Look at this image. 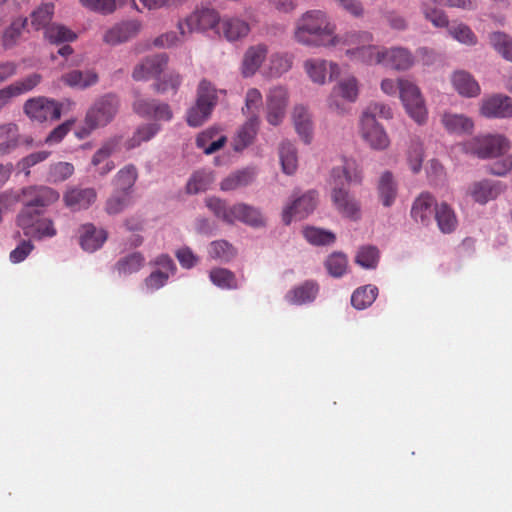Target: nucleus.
Listing matches in <instances>:
<instances>
[{
	"label": "nucleus",
	"mask_w": 512,
	"mask_h": 512,
	"mask_svg": "<svg viewBox=\"0 0 512 512\" xmlns=\"http://www.w3.org/2000/svg\"><path fill=\"white\" fill-rule=\"evenodd\" d=\"M27 196L25 207H22L16 216V225L23 234L34 240L53 238L57 229L52 218L44 215V210L56 203L60 195L55 189L45 186L41 189H30L25 192Z\"/></svg>",
	"instance_id": "1"
},
{
	"label": "nucleus",
	"mask_w": 512,
	"mask_h": 512,
	"mask_svg": "<svg viewBox=\"0 0 512 512\" xmlns=\"http://www.w3.org/2000/svg\"><path fill=\"white\" fill-rule=\"evenodd\" d=\"M362 171L355 160H344L341 166L331 171V200L335 209L346 218L358 220L361 216L359 201L345 187L346 184H360Z\"/></svg>",
	"instance_id": "2"
},
{
	"label": "nucleus",
	"mask_w": 512,
	"mask_h": 512,
	"mask_svg": "<svg viewBox=\"0 0 512 512\" xmlns=\"http://www.w3.org/2000/svg\"><path fill=\"white\" fill-rule=\"evenodd\" d=\"M297 42L308 46H335L334 26L326 14L319 10L308 11L297 21L294 33Z\"/></svg>",
	"instance_id": "3"
},
{
	"label": "nucleus",
	"mask_w": 512,
	"mask_h": 512,
	"mask_svg": "<svg viewBox=\"0 0 512 512\" xmlns=\"http://www.w3.org/2000/svg\"><path fill=\"white\" fill-rule=\"evenodd\" d=\"M218 91L215 86L208 80L200 81L197 88V96L195 105L188 109L186 120L189 126L199 127L207 121L217 105Z\"/></svg>",
	"instance_id": "4"
},
{
	"label": "nucleus",
	"mask_w": 512,
	"mask_h": 512,
	"mask_svg": "<svg viewBox=\"0 0 512 512\" xmlns=\"http://www.w3.org/2000/svg\"><path fill=\"white\" fill-rule=\"evenodd\" d=\"M119 109V100L113 94H106L97 99L88 109L85 116V133L104 127L116 116Z\"/></svg>",
	"instance_id": "5"
},
{
	"label": "nucleus",
	"mask_w": 512,
	"mask_h": 512,
	"mask_svg": "<svg viewBox=\"0 0 512 512\" xmlns=\"http://www.w3.org/2000/svg\"><path fill=\"white\" fill-rule=\"evenodd\" d=\"M510 148V141L501 134L477 136L466 144L467 151L481 159L500 157Z\"/></svg>",
	"instance_id": "6"
},
{
	"label": "nucleus",
	"mask_w": 512,
	"mask_h": 512,
	"mask_svg": "<svg viewBox=\"0 0 512 512\" xmlns=\"http://www.w3.org/2000/svg\"><path fill=\"white\" fill-rule=\"evenodd\" d=\"M399 96L408 115L418 124L427 119V109L418 86L405 78L399 79Z\"/></svg>",
	"instance_id": "7"
},
{
	"label": "nucleus",
	"mask_w": 512,
	"mask_h": 512,
	"mask_svg": "<svg viewBox=\"0 0 512 512\" xmlns=\"http://www.w3.org/2000/svg\"><path fill=\"white\" fill-rule=\"evenodd\" d=\"M24 113L37 122L58 120L61 117V104L53 99L38 96L28 99L23 106Z\"/></svg>",
	"instance_id": "8"
},
{
	"label": "nucleus",
	"mask_w": 512,
	"mask_h": 512,
	"mask_svg": "<svg viewBox=\"0 0 512 512\" xmlns=\"http://www.w3.org/2000/svg\"><path fill=\"white\" fill-rule=\"evenodd\" d=\"M219 13L212 8L203 7L196 9L185 20L178 23V29L182 36L193 31H206L220 24Z\"/></svg>",
	"instance_id": "9"
},
{
	"label": "nucleus",
	"mask_w": 512,
	"mask_h": 512,
	"mask_svg": "<svg viewBox=\"0 0 512 512\" xmlns=\"http://www.w3.org/2000/svg\"><path fill=\"white\" fill-rule=\"evenodd\" d=\"M359 134L362 140L375 151H385L391 144L390 137L379 122L360 120Z\"/></svg>",
	"instance_id": "10"
},
{
	"label": "nucleus",
	"mask_w": 512,
	"mask_h": 512,
	"mask_svg": "<svg viewBox=\"0 0 512 512\" xmlns=\"http://www.w3.org/2000/svg\"><path fill=\"white\" fill-rule=\"evenodd\" d=\"M42 81L39 73H32L0 89V112L15 97L32 91Z\"/></svg>",
	"instance_id": "11"
},
{
	"label": "nucleus",
	"mask_w": 512,
	"mask_h": 512,
	"mask_svg": "<svg viewBox=\"0 0 512 512\" xmlns=\"http://www.w3.org/2000/svg\"><path fill=\"white\" fill-rule=\"evenodd\" d=\"M480 113L486 118H510L512 117V98L503 94L484 97L481 101Z\"/></svg>",
	"instance_id": "12"
},
{
	"label": "nucleus",
	"mask_w": 512,
	"mask_h": 512,
	"mask_svg": "<svg viewBox=\"0 0 512 512\" xmlns=\"http://www.w3.org/2000/svg\"><path fill=\"white\" fill-rule=\"evenodd\" d=\"M317 204L316 192L309 191L296 198L291 204L287 205L282 214L283 222L288 225L292 218L303 219L315 209Z\"/></svg>",
	"instance_id": "13"
},
{
	"label": "nucleus",
	"mask_w": 512,
	"mask_h": 512,
	"mask_svg": "<svg viewBox=\"0 0 512 512\" xmlns=\"http://www.w3.org/2000/svg\"><path fill=\"white\" fill-rule=\"evenodd\" d=\"M268 55V46L258 43L249 46L245 51L241 63V74L248 78L256 74Z\"/></svg>",
	"instance_id": "14"
},
{
	"label": "nucleus",
	"mask_w": 512,
	"mask_h": 512,
	"mask_svg": "<svg viewBox=\"0 0 512 512\" xmlns=\"http://www.w3.org/2000/svg\"><path fill=\"white\" fill-rule=\"evenodd\" d=\"M250 31L249 23L237 16H224L218 26V33L229 42L242 40Z\"/></svg>",
	"instance_id": "15"
},
{
	"label": "nucleus",
	"mask_w": 512,
	"mask_h": 512,
	"mask_svg": "<svg viewBox=\"0 0 512 512\" xmlns=\"http://www.w3.org/2000/svg\"><path fill=\"white\" fill-rule=\"evenodd\" d=\"M168 57L165 54H156L146 57L138 64L132 73V77L136 81L148 80L157 77L165 69Z\"/></svg>",
	"instance_id": "16"
},
{
	"label": "nucleus",
	"mask_w": 512,
	"mask_h": 512,
	"mask_svg": "<svg viewBox=\"0 0 512 512\" xmlns=\"http://www.w3.org/2000/svg\"><path fill=\"white\" fill-rule=\"evenodd\" d=\"M415 63V58L410 50L404 47L383 48V61L381 65L397 71L410 69Z\"/></svg>",
	"instance_id": "17"
},
{
	"label": "nucleus",
	"mask_w": 512,
	"mask_h": 512,
	"mask_svg": "<svg viewBox=\"0 0 512 512\" xmlns=\"http://www.w3.org/2000/svg\"><path fill=\"white\" fill-rule=\"evenodd\" d=\"M304 69L309 78L317 84H324L326 81L327 73L329 72L330 79L337 77L340 74V68L336 63L327 62L322 59H308L304 62Z\"/></svg>",
	"instance_id": "18"
},
{
	"label": "nucleus",
	"mask_w": 512,
	"mask_h": 512,
	"mask_svg": "<svg viewBox=\"0 0 512 512\" xmlns=\"http://www.w3.org/2000/svg\"><path fill=\"white\" fill-rule=\"evenodd\" d=\"M505 190V185L500 181L482 180L473 183L469 188V194L479 204L496 199Z\"/></svg>",
	"instance_id": "19"
},
{
	"label": "nucleus",
	"mask_w": 512,
	"mask_h": 512,
	"mask_svg": "<svg viewBox=\"0 0 512 512\" xmlns=\"http://www.w3.org/2000/svg\"><path fill=\"white\" fill-rule=\"evenodd\" d=\"M359 94L358 81L351 76L338 82L334 87L331 97L328 100L329 107L339 113L343 112L335 97L340 96L348 102H355Z\"/></svg>",
	"instance_id": "20"
},
{
	"label": "nucleus",
	"mask_w": 512,
	"mask_h": 512,
	"mask_svg": "<svg viewBox=\"0 0 512 512\" xmlns=\"http://www.w3.org/2000/svg\"><path fill=\"white\" fill-rule=\"evenodd\" d=\"M437 206L431 194L421 193L412 205L411 216L417 223L427 226L432 222Z\"/></svg>",
	"instance_id": "21"
},
{
	"label": "nucleus",
	"mask_w": 512,
	"mask_h": 512,
	"mask_svg": "<svg viewBox=\"0 0 512 512\" xmlns=\"http://www.w3.org/2000/svg\"><path fill=\"white\" fill-rule=\"evenodd\" d=\"M140 29L136 21H129L109 29L103 37V41L109 45H117L134 37Z\"/></svg>",
	"instance_id": "22"
},
{
	"label": "nucleus",
	"mask_w": 512,
	"mask_h": 512,
	"mask_svg": "<svg viewBox=\"0 0 512 512\" xmlns=\"http://www.w3.org/2000/svg\"><path fill=\"white\" fill-rule=\"evenodd\" d=\"M107 239V233L103 229H97L93 224H85L80 231V245L87 252L99 249Z\"/></svg>",
	"instance_id": "23"
},
{
	"label": "nucleus",
	"mask_w": 512,
	"mask_h": 512,
	"mask_svg": "<svg viewBox=\"0 0 512 512\" xmlns=\"http://www.w3.org/2000/svg\"><path fill=\"white\" fill-rule=\"evenodd\" d=\"M259 127V115L247 118V121L240 127L234 138L233 147L235 151H242L252 144Z\"/></svg>",
	"instance_id": "24"
},
{
	"label": "nucleus",
	"mask_w": 512,
	"mask_h": 512,
	"mask_svg": "<svg viewBox=\"0 0 512 512\" xmlns=\"http://www.w3.org/2000/svg\"><path fill=\"white\" fill-rule=\"evenodd\" d=\"M97 194L93 188H74L64 195L65 204L74 210L86 209L95 200Z\"/></svg>",
	"instance_id": "25"
},
{
	"label": "nucleus",
	"mask_w": 512,
	"mask_h": 512,
	"mask_svg": "<svg viewBox=\"0 0 512 512\" xmlns=\"http://www.w3.org/2000/svg\"><path fill=\"white\" fill-rule=\"evenodd\" d=\"M346 55L351 59L366 64H381L383 61V48H379L371 43H365L357 46L354 50H346Z\"/></svg>",
	"instance_id": "26"
},
{
	"label": "nucleus",
	"mask_w": 512,
	"mask_h": 512,
	"mask_svg": "<svg viewBox=\"0 0 512 512\" xmlns=\"http://www.w3.org/2000/svg\"><path fill=\"white\" fill-rule=\"evenodd\" d=\"M256 174V170L251 167H246L231 173L222 180L220 184L221 190L232 191L248 186L255 180Z\"/></svg>",
	"instance_id": "27"
},
{
	"label": "nucleus",
	"mask_w": 512,
	"mask_h": 512,
	"mask_svg": "<svg viewBox=\"0 0 512 512\" xmlns=\"http://www.w3.org/2000/svg\"><path fill=\"white\" fill-rule=\"evenodd\" d=\"M452 84L455 90L464 97H476L481 91L478 82L465 71L455 72L452 76Z\"/></svg>",
	"instance_id": "28"
},
{
	"label": "nucleus",
	"mask_w": 512,
	"mask_h": 512,
	"mask_svg": "<svg viewBox=\"0 0 512 512\" xmlns=\"http://www.w3.org/2000/svg\"><path fill=\"white\" fill-rule=\"evenodd\" d=\"M20 134L17 124L9 122L0 124V156L11 153L19 145Z\"/></svg>",
	"instance_id": "29"
},
{
	"label": "nucleus",
	"mask_w": 512,
	"mask_h": 512,
	"mask_svg": "<svg viewBox=\"0 0 512 512\" xmlns=\"http://www.w3.org/2000/svg\"><path fill=\"white\" fill-rule=\"evenodd\" d=\"M318 293V285L314 281L308 280L303 284L294 287L286 294V300L295 305H301L312 302Z\"/></svg>",
	"instance_id": "30"
},
{
	"label": "nucleus",
	"mask_w": 512,
	"mask_h": 512,
	"mask_svg": "<svg viewBox=\"0 0 512 512\" xmlns=\"http://www.w3.org/2000/svg\"><path fill=\"white\" fill-rule=\"evenodd\" d=\"M441 122L445 129L453 134L471 133L474 127V123L469 117L450 112L443 114Z\"/></svg>",
	"instance_id": "31"
},
{
	"label": "nucleus",
	"mask_w": 512,
	"mask_h": 512,
	"mask_svg": "<svg viewBox=\"0 0 512 512\" xmlns=\"http://www.w3.org/2000/svg\"><path fill=\"white\" fill-rule=\"evenodd\" d=\"M232 223L235 221L243 222L251 226H261L264 224L260 211L244 203H238L232 206Z\"/></svg>",
	"instance_id": "32"
},
{
	"label": "nucleus",
	"mask_w": 512,
	"mask_h": 512,
	"mask_svg": "<svg viewBox=\"0 0 512 512\" xmlns=\"http://www.w3.org/2000/svg\"><path fill=\"white\" fill-rule=\"evenodd\" d=\"M293 122L296 132L301 139L306 143H310L312 139V121L311 115L308 110L302 106H296L293 110Z\"/></svg>",
	"instance_id": "33"
},
{
	"label": "nucleus",
	"mask_w": 512,
	"mask_h": 512,
	"mask_svg": "<svg viewBox=\"0 0 512 512\" xmlns=\"http://www.w3.org/2000/svg\"><path fill=\"white\" fill-rule=\"evenodd\" d=\"M218 129L209 128L200 133L196 138V145L198 148L203 149L207 155L213 154L214 152L221 149L227 141L224 135H220L217 139Z\"/></svg>",
	"instance_id": "34"
},
{
	"label": "nucleus",
	"mask_w": 512,
	"mask_h": 512,
	"mask_svg": "<svg viewBox=\"0 0 512 512\" xmlns=\"http://www.w3.org/2000/svg\"><path fill=\"white\" fill-rule=\"evenodd\" d=\"M61 80L70 87L85 89L97 83L98 75L94 70H72L62 75Z\"/></svg>",
	"instance_id": "35"
},
{
	"label": "nucleus",
	"mask_w": 512,
	"mask_h": 512,
	"mask_svg": "<svg viewBox=\"0 0 512 512\" xmlns=\"http://www.w3.org/2000/svg\"><path fill=\"white\" fill-rule=\"evenodd\" d=\"M45 188V185H32L22 188L19 191L7 190L0 194V213L7 212L15 207L17 203H21L25 207L26 195L25 192L30 189Z\"/></svg>",
	"instance_id": "36"
},
{
	"label": "nucleus",
	"mask_w": 512,
	"mask_h": 512,
	"mask_svg": "<svg viewBox=\"0 0 512 512\" xmlns=\"http://www.w3.org/2000/svg\"><path fill=\"white\" fill-rule=\"evenodd\" d=\"M434 218L437 222L438 228L444 234L452 233L458 224L457 217L453 209L446 203H441L437 206Z\"/></svg>",
	"instance_id": "37"
},
{
	"label": "nucleus",
	"mask_w": 512,
	"mask_h": 512,
	"mask_svg": "<svg viewBox=\"0 0 512 512\" xmlns=\"http://www.w3.org/2000/svg\"><path fill=\"white\" fill-rule=\"evenodd\" d=\"M293 65V55L286 52L273 53L269 58L267 74L270 77H280L287 73Z\"/></svg>",
	"instance_id": "38"
},
{
	"label": "nucleus",
	"mask_w": 512,
	"mask_h": 512,
	"mask_svg": "<svg viewBox=\"0 0 512 512\" xmlns=\"http://www.w3.org/2000/svg\"><path fill=\"white\" fill-rule=\"evenodd\" d=\"M137 178V168L133 164H128L117 172L113 180L114 189L132 194V188Z\"/></svg>",
	"instance_id": "39"
},
{
	"label": "nucleus",
	"mask_w": 512,
	"mask_h": 512,
	"mask_svg": "<svg viewBox=\"0 0 512 512\" xmlns=\"http://www.w3.org/2000/svg\"><path fill=\"white\" fill-rule=\"evenodd\" d=\"M74 165L69 162L59 161L51 163L46 173V182L58 184L66 181L74 174Z\"/></svg>",
	"instance_id": "40"
},
{
	"label": "nucleus",
	"mask_w": 512,
	"mask_h": 512,
	"mask_svg": "<svg viewBox=\"0 0 512 512\" xmlns=\"http://www.w3.org/2000/svg\"><path fill=\"white\" fill-rule=\"evenodd\" d=\"M378 295V288L373 285H366L356 289L351 296L352 305L358 309L362 310L375 301Z\"/></svg>",
	"instance_id": "41"
},
{
	"label": "nucleus",
	"mask_w": 512,
	"mask_h": 512,
	"mask_svg": "<svg viewBox=\"0 0 512 512\" xmlns=\"http://www.w3.org/2000/svg\"><path fill=\"white\" fill-rule=\"evenodd\" d=\"M279 156L283 172L293 174L297 169V152L294 145L289 141H283L279 148Z\"/></svg>",
	"instance_id": "42"
},
{
	"label": "nucleus",
	"mask_w": 512,
	"mask_h": 512,
	"mask_svg": "<svg viewBox=\"0 0 512 512\" xmlns=\"http://www.w3.org/2000/svg\"><path fill=\"white\" fill-rule=\"evenodd\" d=\"M131 194L114 189L112 195L107 199L105 210L110 215H116L124 211L131 204Z\"/></svg>",
	"instance_id": "43"
},
{
	"label": "nucleus",
	"mask_w": 512,
	"mask_h": 512,
	"mask_svg": "<svg viewBox=\"0 0 512 512\" xmlns=\"http://www.w3.org/2000/svg\"><path fill=\"white\" fill-rule=\"evenodd\" d=\"M378 192L382 204L389 207L393 204L396 198V185L393 181V176L390 172H385L379 181Z\"/></svg>",
	"instance_id": "44"
},
{
	"label": "nucleus",
	"mask_w": 512,
	"mask_h": 512,
	"mask_svg": "<svg viewBox=\"0 0 512 512\" xmlns=\"http://www.w3.org/2000/svg\"><path fill=\"white\" fill-rule=\"evenodd\" d=\"M44 35L49 42L54 44L72 42L77 37L73 31L60 24H51L46 27Z\"/></svg>",
	"instance_id": "45"
},
{
	"label": "nucleus",
	"mask_w": 512,
	"mask_h": 512,
	"mask_svg": "<svg viewBox=\"0 0 512 512\" xmlns=\"http://www.w3.org/2000/svg\"><path fill=\"white\" fill-rule=\"evenodd\" d=\"M211 173L204 170L195 171L186 184V192L188 194H197L204 192L212 183Z\"/></svg>",
	"instance_id": "46"
},
{
	"label": "nucleus",
	"mask_w": 512,
	"mask_h": 512,
	"mask_svg": "<svg viewBox=\"0 0 512 512\" xmlns=\"http://www.w3.org/2000/svg\"><path fill=\"white\" fill-rule=\"evenodd\" d=\"M211 282L221 289H236L237 279L235 274L225 268H215L209 274Z\"/></svg>",
	"instance_id": "47"
},
{
	"label": "nucleus",
	"mask_w": 512,
	"mask_h": 512,
	"mask_svg": "<svg viewBox=\"0 0 512 512\" xmlns=\"http://www.w3.org/2000/svg\"><path fill=\"white\" fill-rule=\"evenodd\" d=\"M160 130V126L155 123L145 124L135 131L134 135L126 142L127 149L138 147L142 142L152 139Z\"/></svg>",
	"instance_id": "48"
},
{
	"label": "nucleus",
	"mask_w": 512,
	"mask_h": 512,
	"mask_svg": "<svg viewBox=\"0 0 512 512\" xmlns=\"http://www.w3.org/2000/svg\"><path fill=\"white\" fill-rule=\"evenodd\" d=\"M392 117L393 112L390 106L381 102H371L362 112L360 120L371 119L373 122H378L377 118L389 120Z\"/></svg>",
	"instance_id": "49"
},
{
	"label": "nucleus",
	"mask_w": 512,
	"mask_h": 512,
	"mask_svg": "<svg viewBox=\"0 0 512 512\" xmlns=\"http://www.w3.org/2000/svg\"><path fill=\"white\" fill-rule=\"evenodd\" d=\"M145 258L139 252L131 253L121 258L116 263V268L121 274H132L137 272L144 265Z\"/></svg>",
	"instance_id": "50"
},
{
	"label": "nucleus",
	"mask_w": 512,
	"mask_h": 512,
	"mask_svg": "<svg viewBox=\"0 0 512 512\" xmlns=\"http://www.w3.org/2000/svg\"><path fill=\"white\" fill-rule=\"evenodd\" d=\"M54 14V4L44 3L31 14V25L36 29L48 27Z\"/></svg>",
	"instance_id": "51"
},
{
	"label": "nucleus",
	"mask_w": 512,
	"mask_h": 512,
	"mask_svg": "<svg viewBox=\"0 0 512 512\" xmlns=\"http://www.w3.org/2000/svg\"><path fill=\"white\" fill-rule=\"evenodd\" d=\"M493 48L506 60L512 62V38L503 32H494L490 35Z\"/></svg>",
	"instance_id": "52"
},
{
	"label": "nucleus",
	"mask_w": 512,
	"mask_h": 512,
	"mask_svg": "<svg viewBox=\"0 0 512 512\" xmlns=\"http://www.w3.org/2000/svg\"><path fill=\"white\" fill-rule=\"evenodd\" d=\"M338 44H342L344 46H347L346 50H354L357 48V46H362L365 43H371L373 42V36L371 33L366 31H354L346 33L343 37L338 38L337 37Z\"/></svg>",
	"instance_id": "53"
},
{
	"label": "nucleus",
	"mask_w": 512,
	"mask_h": 512,
	"mask_svg": "<svg viewBox=\"0 0 512 512\" xmlns=\"http://www.w3.org/2000/svg\"><path fill=\"white\" fill-rule=\"evenodd\" d=\"M208 253L213 259L227 262L234 258L236 250L229 242L217 240L210 244Z\"/></svg>",
	"instance_id": "54"
},
{
	"label": "nucleus",
	"mask_w": 512,
	"mask_h": 512,
	"mask_svg": "<svg viewBox=\"0 0 512 512\" xmlns=\"http://www.w3.org/2000/svg\"><path fill=\"white\" fill-rule=\"evenodd\" d=\"M303 235L313 245H329L335 241V235L332 232L315 227H306Z\"/></svg>",
	"instance_id": "55"
},
{
	"label": "nucleus",
	"mask_w": 512,
	"mask_h": 512,
	"mask_svg": "<svg viewBox=\"0 0 512 512\" xmlns=\"http://www.w3.org/2000/svg\"><path fill=\"white\" fill-rule=\"evenodd\" d=\"M263 104V97L257 88H250L246 92L245 106L242 108V113L249 118L253 115H258L259 109Z\"/></svg>",
	"instance_id": "56"
},
{
	"label": "nucleus",
	"mask_w": 512,
	"mask_h": 512,
	"mask_svg": "<svg viewBox=\"0 0 512 512\" xmlns=\"http://www.w3.org/2000/svg\"><path fill=\"white\" fill-rule=\"evenodd\" d=\"M379 261V251L375 246H363L356 255V263L366 269H373Z\"/></svg>",
	"instance_id": "57"
},
{
	"label": "nucleus",
	"mask_w": 512,
	"mask_h": 512,
	"mask_svg": "<svg viewBox=\"0 0 512 512\" xmlns=\"http://www.w3.org/2000/svg\"><path fill=\"white\" fill-rule=\"evenodd\" d=\"M206 206L217 218L232 224V207H227L224 201L217 197H209L206 199Z\"/></svg>",
	"instance_id": "58"
},
{
	"label": "nucleus",
	"mask_w": 512,
	"mask_h": 512,
	"mask_svg": "<svg viewBox=\"0 0 512 512\" xmlns=\"http://www.w3.org/2000/svg\"><path fill=\"white\" fill-rule=\"evenodd\" d=\"M347 258L342 253H333L326 260V268L330 275L341 277L347 268Z\"/></svg>",
	"instance_id": "59"
},
{
	"label": "nucleus",
	"mask_w": 512,
	"mask_h": 512,
	"mask_svg": "<svg viewBox=\"0 0 512 512\" xmlns=\"http://www.w3.org/2000/svg\"><path fill=\"white\" fill-rule=\"evenodd\" d=\"M267 107H281L286 109L288 104V91L283 86H276L269 90L266 99Z\"/></svg>",
	"instance_id": "60"
},
{
	"label": "nucleus",
	"mask_w": 512,
	"mask_h": 512,
	"mask_svg": "<svg viewBox=\"0 0 512 512\" xmlns=\"http://www.w3.org/2000/svg\"><path fill=\"white\" fill-rule=\"evenodd\" d=\"M27 24V19L15 20L3 34V45L5 48L12 47L21 35L22 29Z\"/></svg>",
	"instance_id": "61"
},
{
	"label": "nucleus",
	"mask_w": 512,
	"mask_h": 512,
	"mask_svg": "<svg viewBox=\"0 0 512 512\" xmlns=\"http://www.w3.org/2000/svg\"><path fill=\"white\" fill-rule=\"evenodd\" d=\"M449 34L457 41L467 44L475 45L477 37L473 31L465 24H458L457 26L449 28Z\"/></svg>",
	"instance_id": "62"
},
{
	"label": "nucleus",
	"mask_w": 512,
	"mask_h": 512,
	"mask_svg": "<svg viewBox=\"0 0 512 512\" xmlns=\"http://www.w3.org/2000/svg\"><path fill=\"white\" fill-rule=\"evenodd\" d=\"M422 162L423 146L418 140H413L408 150V163L411 170L418 173L421 170Z\"/></svg>",
	"instance_id": "63"
},
{
	"label": "nucleus",
	"mask_w": 512,
	"mask_h": 512,
	"mask_svg": "<svg viewBox=\"0 0 512 512\" xmlns=\"http://www.w3.org/2000/svg\"><path fill=\"white\" fill-rule=\"evenodd\" d=\"M182 83V77L178 73H171L167 78L154 84V89L158 93H166L172 91L176 93Z\"/></svg>",
	"instance_id": "64"
}]
</instances>
